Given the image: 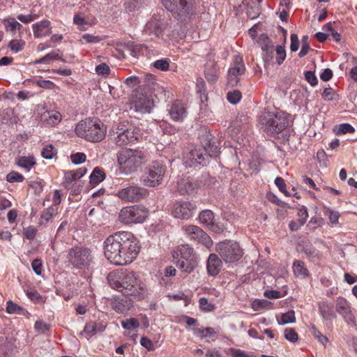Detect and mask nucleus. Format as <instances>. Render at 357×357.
Wrapping results in <instances>:
<instances>
[{
	"label": "nucleus",
	"mask_w": 357,
	"mask_h": 357,
	"mask_svg": "<svg viewBox=\"0 0 357 357\" xmlns=\"http://www.w3.org/2000/svg\"><path fill=\"white\" fill-rule=\"evenodd\" d=\"M139 248L133 234L129 231H119L109 236L104 243L105 257L116 266L130 264L139 254Z\"/></svg>",
	"instance_id": "f257e3e1"
},
{
	"label": "nucleus",
	"mask_w": 357,
	"mask_h": 357,
	"mask_svg": "<svg viewBox=\"0 0 357 357\" xmlns=\"http://www.w3.org/2000/svg\"><path fill=\"white\" fill-rule=\"evenodd\" d=\"M107 279L112 288L126 296H132L141 300L146 295V289L141 284L137 285V278L133 271L110 272Z\"/></svg>",
	"instance_id": "f03ea898"
},
{
	"label": "nucleus",
	"mask_w": 357,
	"mask_h": 357,
	"mask_svg": "<svg viewBox=\"0 0 357 357\" xmlns=\"http://www.w3.org/2000/svg\"><path fill=\"white\" fill-rule=\"evenodd\" d=\"M106 126L98 118H88L79 121L75 127V133L89 142H99L105 137Z\"/></svg>",
	"instance_id": "7ed1b4c3"
},
{
	"label": "nucleus",
	"mask_w": 357,
	"mask_h": 357,
	"mask_svg": "<svg viewBox=\"0 0 357 357\" xmlns=\"http://www.w3.org/2000/svg\"><path fill=\"white\" fill-rule=\"evenodd\" d=\"M117 162L120 171L126 175L135 172L146 162L144 153L137 149H124L117 153Z\"/></svg>",
	"instance_id": "20e7f679"
},
{
	"label": "nucleus",
	"mask_w": 357,
	"mask_h": 357,
	"mask_svg": "<svg viewBox=\"0 0 357 357\" xmlns=\"http://www.w3.org/2000/svg\"><path fill=\"white\" fill-rule=\"evenodd\" d=\"M165 8L181 23L190 21L196 13L195 0H161Z\"/></svg>",
	"instance_id": "39448f33"
},
{
	"label": "nucleus",
	"mask_w": 357,
	"mask_h": 357,
	"mask_svg": "<svg viewBox=\"0 0 357 357\" xmlns=\"http://www.w3.org/2000/svg\"><path fill=\"white\" fill-rule=\"evenodd\" d=\"M173 257L176 260V265L182 272L190 273L197 266V257L193 249L188 245L178 246L173 252Z\"/></svg>",
	"instance_id": "423d86ee"
},
{
	"label": "nucleus",
	"mask_w": 357,
	"mask_h": 357,
	"mask_svg": "<svg viewBox=\"0 0 357 357\" xmlns=\"http://www.w3.org/2000/svg\"><path fill=\"white\" fill-rule=\"evenodd\" d=\"M112 140L119 146L135 143L139 134L135 129L125 123H119L112 127L109 134Z\"/></svg>",
	"instance_id": "0eeeda50"
},
{
	"label": "nucleus",
	"mask_w": 357,
	"mask_h": 357,
	"mask_svg": "<svg viewBox=\"0 0 357 357\" xmlns=\"http://www.w3.org/2000/svg\"><path fill=\"white\" fill-rule=\"evenodd\" d=\"M266 130L272 136L283 131L289 125L287 115L282 111L268 112L264 118Z\"/></svg>",
	"instance_id": "6e6552de"
},
{
	"label": "nucleus",
	"mask_w": 357,
	"mask_h": 357,
	"mask_svg": "<svg viewBox=\"0 0 357 357\" xmlns=\"http://www.w3.org/2000/svg\"><path fill=\"white\" fill-rule=\"evenodd\" d=\"M148 215L149 211L144 206L133 205L123 207L119 212V220L126 225L141 223Z\"/></svg>",
	"instance_id": "1a4fd4ad"
},
{
	"label": "nucleus",
	"mask_w": 357,
	"mask_h": 357,
	"mask_svg": "<svg viewBox=\"0 0 357 357\" xmlns=\"http://www.w3.org/2000/svg\"><path fill=\"white\" fill-rule=\"evenodd\" d=\"M92 261L91 251L82 246H75L68 250L67 262L69 266L78 269L87 268Z\"/></svg>",
	"instance_id": "9d476101"
},
{
	"label": "nucleus",
	"mask_w": 357,
	"mask_h": 357,
	"mask_svg": "<svg viewBox=\"0 0 357 357\" xmlns=\"http://www.w3.org/2000/svg\"><path fill=\"white\" fill-rule=\"evenodd\" d=\"M216 251L226 263L239 260L243 254L239 244L233 241L220 242L216 245Z\"/></svg>",
	"instance_id": "9b49d317"
},
{
	"label": "nucleus",
	"mask_w": 357,
	"mask_h": 357,
	"mask_svg": "<svg viewBox=\"0 0 357 357\" xmlns=\"http://www.w3.org/2000/svg\"><path fill=\"white\" fill-rule=\"evenodd\" d=\"M116 195L125 202H138L146 197L148 190L138 185H128L119 190Z\"/></svg>",
	"instance_id": "f8f14e48"
},
{
	"label": "nucleus",
	"mask_w": 357,
	"mask_h": 357,
	"mask_svg": "<svg viewBox=\"0 0 357 357\" xmlns=\"http://www.w3.org/2000/svg\"><path fill=\"white\" fill-rule=\"evenodd\" d=\"M206 146H196L184 157V163L187 167L204 166L208 162V155L206 153Z\"/></svg>",
	"instance_id": "ddd939ff"
},
{
	"label": "nucleus",
	"mask_w": 357,
	"mask_h": 357,
	"mask_svg": "<svg viewBox=\"0 0 357 357\" xmlns=\"http://www.w3.org/2000/svg\"><path fill=\"white\" fill-rule=\"evenodd\" d=\"M185 235L191 241L200 243L207 248L213 245L211 237L200 227L196 225H188L183 227Z\"/></svg>",
	"instance_id": "4468645a"
},
{
	"label": "nucleus",
	"mask_w": 357,
	"mask_h": 357,
	"mask_svg": "<svg viewBox=\"0 0 357 357\" xmlns=\"http://www.w3.org/2000/svg\"><path fill=\"white\" fill-rule=\"evenodd\" d=\"M131 109L142 114L149 113L154 106L153 100L147 94L137 91L132 97Z\"/></svg>",
	"instance_id": "2eb2a0df"
},
{
	"label": "nucleus",
	"mask_w": 357,
	"mask_h": 357,
	"mask_svg": "<svg viewBox=\"0 0 357 357\" xmlns=\"http://www.w3.org/2000/svg\"><path fill=\"white\" fill-rule=\"evenodd\" d=\"M165 172V166L160 163H156L146 172L142 178V183L146 186L155 187L160 184Z\"/></svg>",
	"instance_id": "dca6fc26"
},
{
	"label": "nucleus",
	"mask_w": 357,
	"mask_h": 357,
	"mask_svg": "<svg viewBox=\"0 0 357 357\" xmlns=\"http://www.w3.org/2000/svg\"><path fill=\"white\" fill-rule=\"evenodd\" d=\"M245 68L243 59L236 55L234 58L233 66L229 69L227 75V83L231 86H236L239 82V76L244 74Z\"/></svg>",
	"instance_id": "f3484780"
},
{
	"label": "nucleus",
	"mask_w": 357,
	"mask_h": 357,
	"mask_svg": "<svg viewBox=\"0 0 357 357\" xmlns=\"http://www.w3.org/2000/svg\"><path fill=\"white\" fill-rule=\"evenodd\" d=\"M335 312L340 314L347 324L355 326V317L351 312L350 305L345 298L338 297L336 300Z\"/></svg>",
	"instance_id": "a211bd4d"
},
{
	"label": "nucleus",
	"mask_w": 357,
	"mask_h": 357,
	"mask_svg": "<svg viewBox=\"0 0 357 357\" xmlns=\"http://www.w3.org/2000/svg\"><path fill=\"white\" fill-rule=\"evenodd\" d=\"M197 209L196 205L190 202H180L174 205L173 215L176 218L189 219Z\"/></svg>",
	"instance_id": "6ab92c4d"
},
{
	"label": "nucleus",
	"mask_w": 357,
	"mask_h": 357,
	"mask_svg": "<svg viewBox=\"0 0 357 357\" xmlns=\"http://www.w3.org/2000/svg\"><path fill=\"white\" fill-rule=\"evenodd\" d=\"M167 22L165 19H161L160 16L153 15L145 25L144 30L149 32V34L154 33L156 36H159L163 31L167 28Z\"/></svg>",
	"instance_id": "aec40b11"
},
{
	"label": "nucleus",
	"mask_w": 357,
	"mask_h": 357,
	"mask_svg": "<svg viewBox=\"0 0 357 357\" xmlns=\"http://www.w3.org/2000/svg\"><path fill=\"white\" fill-rule=\"evenodd\" d=\"M319 313L325 321H332L336 318L335 311L333 310V303L322 301L317 303Z\"/></svg>",
	"instance_id": "412c9836"
},
{
	"label": "nucleus",
	"mask_w": 357,
	"mask_h": 357,
	"mask_svg": "<svg viewBox=\"0 0 357 357\" xmlns=\"http://www.w3.org/2000/svg\"><path fill=\"white\" fill-rule=\"evenodd\" d=\"M218 140H215L211 134H206L203 136L202 145L206 146V153L208 155V159L211 157H215L219 153V145L217 144Z\"/></svg>",
	"instance_id": "4be33fe9"
},
{
	"label": "nucleus",
	"mask_w": 357,
	"mask_h": 357,
	"mask_svg": "<svg viewBox=\"0 0 357 357\" xmlns=\"http://www.w3.org/2000/svg\"><path fill=\"white\" fill-rule=\"evenodd\" d=\"M197 188V184L190 177L181 178L177 183V189L182 195L190 194Z\"/></svg>",
	"instance_id": "5701e85b"
},
{
	"label": "nucleus",
	"mask_w": 357,
	"mask_h": 357,
	"mask_svg": "<svg viewBox=\"0 0 357 357\" xmlns=\"http://www.w3.org/2000/svg\"><path fill=\"white\" fill-rule=\"evenodd\" d=\"M132 301L126 297H116L112 303V307L118 313H125L132 307Z\"/></svg>",
	"instance_id": "b1692460"
},
{
	"label": "nucleus",
	"mask_w": 357,
	"mask_h": 357,
	"mask_svg": "<svg viewBox=\"0 0 357 357\" xmlns=\"http://www.w3.org/2000/svg\"><path fill=\"white\" fill-rule=\"evenodd\" d=\"M33 34L36 38L49 36L51 33L50 22L47 20H42L33 24Z\"/></svg>",
	"instance_id": "393cba45"
},
{
	"label": "nucleus",
	"mask_w": 357,
	"mask_h": 357,
	"mask_svg": "<svg viewBox=\"0 0 357 357\" xmlns=\"http://www.w3.org/2000/svg\"><path fill=\"white\" fill-rule=\"evenodd\" d=\"M222 261L215 254H211L207 261V270L211 275H216L220 272Z\"/></svg>",
	"instance_id": "a878e982"
},
{
	"label": "nucleus",
	"mask_w": 357,
	"mask_h": 357,
	"mask_svg": "<svg viewBox=\"0 0 357 357\" xmlns=\"http://www.w3.org/2000/svg\"><path fill=\"white\" fill-rule=\"evenodd\" d=\"M171 118L176 121H182L186 115V111L184 105L179 102H174L169 111Z\"/></svg>",
	"instance_id": "bb28decb"
},
{
	"label": "nucleus",
	"mask_w": 357,
	"mask_h": 357,
	"mask_svg": "<svg viewBox=\"0 0 357 357\" xmlns=\"http://www.w3.org/2000/svg\"><path fill=\"white\" fill-rule=\"evenodd\" d=\"M199 219L201 223L206 225L215 231H218L220 229L215 225L214 215L211 210L202 211L199 215Z\"/></svg>",
	"instance_id": "cd10ccee"
},
{
	"label": "nucleus",
	"mask_w": 357,
	"mask_h": 357,
	"mask_svg": "<svg viewBox=\"0 0 357 357\" xmlns=\"http://www.w3.org/2000/svg\"><path fill=\"white\" fill-rule=\"evenodd\" d=\"M205 77L210 82H216L219 75V67L213 61H208L205 67Z\"/></svg>",
	"instance_id": "c85d7f7f"
},
{
	"label": "nucleus",
	"mask_w": 357,
	"mask_h": 357,
	"mask_svg": "<svg viewBox=\"0 0 357 357\" xmlns=\"http://www.w3.org/2000/svg\"><path fill=\"white\" fill-rule=\"evenodd\" d=\"M86 173V169L85 167H81L76 170L68 171L65 173V182L67 183H71L72 182L82 177Z\"/></svg>",
	"instance_id": "c756f323"
},
{
	"label": "nucleus",
	"mask_w": 357,
	"mask_h": 357,
	"mask_svg": "<svg viewBox=\"0 0 357 357\" xmlns=\"http://www.w3.org/2000/svg\"><path fill=\"white\" fill-rule=\"evenodd\" d=\"M16 164L26 171H29L36 165V160L33 156H20L16 158Z\"/></svg>",
	"instance_id": "7c9ffc66"
},
{
	"label": "nucleus",
	"mask_w": 357,
	"mask_h": 357,
	"mask_svg": "<svg viewBox=\"0 0 357 357\" xmlns=\"http://www.w3.org/2000/svg\"><path fill=\"white\" fill-rule=\"evenodd\" d=\"M124 47L130 52L132 56L138 58L143 45L130 41L126 43L124 45Z\"/></svg>",
	"instance_id": "2f4dec72"
},
{
	"label": "nucleus",
	"mask_w": 357,
	"mask_h": 357,
	"mask_svg": "<svg viewBox=\"0 0 357 357\" xmlns=\"http://www.w3.org/2000/svg\"><path fill=\"white\" fill-rule=\"evenodd\" d=\"M293 271L296 276L306 277L308 275V271L304 267L302 261H295L293 264Z\"/></svg>",
	"instance_id": "473e14b6"
},
{
	"label": "nucleus",
	"mask_w": 357,
	"mask_h": 357,
	"mask_svg": "<svg viewBox=\"0 0 357 357\" xmlns=\"http://www.w3.org/2000/svg\"><path fill=\"white\" fill-rule=\"evenodd\" d=\"M13 344L7 340V337L0 331V353L6 354L11 350Z\"/></svg>",
	"instance_id": "72a5a7b5"
},
{
	"label": "nucleus",
	"mask_w": 357,
	"mask_h": 357,
	"mask_svg": "<svg viewBox=\"0 0 357 357\" xmlns=\"http://www.w3.org/2000/svg\"><path fill=\"white\" fill-rule=\"evenodd\" d=\"M105 178V174L98 168H95L90 176V183L97 184L102 181Z\"/></svg>",
	"instance_id": "f704fd0d"
},
{
	"label": "nucleus",
	"mask_w": 357,
	"mask_h": 357,
	"mask_svg": "<svg viewBox=\"0 0 357 357\" xmlns=\"http://www.w3.org/2000/svg\"><path fill=\"white\" fill-rule=\"evenodd\" d=\"M121 326L124 329L132 330L139 326V322L136 318H130L121 321Z\"/></svg>",
	"instance_id": "c9c22d12"
},
{
	"label": "nucleus",
	"mask_w": 357,
	"mask_h": 357,
	"mask_svg": "<svg viewBox=\"0 0 357 357\" xmlns=\"http://www.w3.org/2000/svg\"><path fill=\"white\" fill-rule=\"evenodd\" d=\"M296 321L295 312L293 310H290L286 313L282 314L281 320L278 321L280 325L291 324Z\"/></svg>",
	"instance_id": "e433bc0d"
},
{
	"label": "nucleus",
	"mask_w": 357,
	"mask_h": 357,
	"mask_svg": "<svg viewBox=\"0 0 357 357\" xmlns=\"http://www.w3.org/2000/svg\"><path fill=\"white\" fill-rule=\"evenodd\" d=\"M271 303L265 299H256L252 303V308L258 311L264 308H269Z\"/></svg>",
	"instance_id": "4c0bfd02"
},
{
	"label": "nucleus",
	"mask_w": 357,
	"mask_h": 357,
	"mask_svg": "<svg viewBox=\"0 0 357 357\" xmlns=\"http://www.w3.org/2000/svg\"><path fill=\"white\" fill-rule=\"evenodd\" d=\"M310 329L314 338L320 343L325 345L328 342V338L325 335H322L314 325H312Z\"/></svg>",
	"instance_id": "58836bf2"
},
{
	"label": "nucleus",
	"mask_w": 357,
	"mask_h": 357,
	"mask_svg": "<svg viewBox=\"0 0 357 357\" xmlns=\"http://www.w3.org/2000/svg\"><path fill=\"white\" fill-rule=\"evenodd\" d=\"M334 131L336 135L354 133L355 131L354 128L349 123H342L338 128H336Z\"/></svg>",
	"instance_id": "ea45409f"
},
{
	"label": "nucleus",
	"mask_w": 357,
	"mask_h": 357,
	"mask_svg": "<svg viewBox=\"0 0 357 357\" xmlns=\"http://www.w3.org/2000/svg\"><path fill=\"white\" fill-rule=\"evenodd\" d=\"M50 60H62V61H63L61 59V57L59 53H57L56 52H52L46 54L45 56H44L43 57L40 59L39 60H37L36 61V63H47Z\"/></svg>",
	"instance_id": "a19ab883"
},
{
	"label": "nucleus",
	"mask_w": 357,
	"mask_h": 357,
	"mask_svg": "<svg viewBox=\"0 0 357 357\" xmlns=\"http://www.w3.org/2000/svg\"><path fill=\"white\" fill-rule=\"evenodd\" d=\"M227 99L230 103L235 105L241 99V93L238 90L228 92Z\"/></svg>",
	"instance_id": "79ce46f5"
},
{
	"label": "nucleus",
	"mask_w": 357,
	"mask_h": 357,
	"mask_svg": "<svg viewBox=\"0 0 357 357\" xmlns=\"http://www.w3.org/2000/svg\"><path fill=\"white\" fill-rule=\"evenodd\" d=\"M56 152L52 145L50 144L43 149L41 155L43 158L51 160L56 155Z\"/></svg>",
	"instance_id": "37998d69"
},
{
	"label": "nucleus",
	"mask_w": 357,
	"mask_h": 357,
	"mask_svg": "<svg viewBox=\"0 0 357 357\" xmlns=\"http://www.w3.org/2000/svg\"><path fill=\"white\" fill-rule=\"evenodd\" d=\"M24 176L16 172L12 171L6 175V181L9 183L22 182Z\"/></svg>",
	"instance_id": "c03bdc74"
},
{
	"label": "nucleus",
	"mask_w": 357,
	"mask_h": 357,
	"mask_svg": "<svg viewBox=\"0 0 357 357\" xmlns=\"http://www.w3.org/2000/svg\"><path fill=\"white\" fill-rule=\"evenodd\" d=\"M259 39L264 41V43L261 45V50L263 51V53L273 50V43L266 35H261Z\"/></svg>",
	"instance_id": "a18cd8bd"
},
{
	"label": "nucleus",
	"mask_w": 357,
	"mask_h": 357,
	"mask_svg": "<svg viewBox=\"0 0 357 357\" xmlns=\"http://www.w3.org/2000/svg\"><path fill=\"white\" fill-rule=\"evenodd\" d=\"M284 337L291 342H295L298 340V336L294 328H288L284 330Z\"/></svg>",
	"instance_id": "49530a36"
},
{
	"label": "nucleus",
	"mask_w": 357,
	"mask_h": 357,
	"mask_svg": "<svg viewBox=\"0 0 357 357\" xmlns=\"http://www.w3.org/2000/svg\"><path fill=\"white\" fill-rule=\"evenodd\" d=\"M276 61L280 65L286 58V51L284 47L282 45L276 46Z\"/></svg>",
	"instance_id": "de8ad7c7"
},
{
	"label": "nucleus",
	"mask_w": 357,
	"mask_h": 357,
	"mask_svg": "<svg viewBox=\"0 0 357 357\" xmlns=\"http://www.w3.org/2000/svg\"><path fill=\"white\" fill-rule=\"evenodd\" d=\"M199 307L202 311L211 312L214 309V305L208 301V299L202 297L199 300Z\"/></svg>",
	"instance_id": "09e8293b"
},
{
	"label": "nucleus",
	"mask_w": 357,
	"mask_h": 357,
	"mask_svg": "<svg viewBox=\"0 0 357 357\" xmlns=\"http://www.w3.org/2000/svg\"><path fill=\"white\" fill-rule=\"evenodd\" d=\"M310 50V47L308 43V36H303L302 37V47L301 50L298 54L299 57H303L305 56L309 50Z\"/></svg>",
	"instance_id": "8fccbe9b"
},
{
	"label": "nucleus",
	"mask_w": 357,
	"mask_h": 357,
	"mask_svg": "<svg viewBox=\"0 0 357 357\" xmlns=\"http://www.w3.org/2000/svg\"><path fill=\"white\" fill-rule=\"evenodd\" d=\"M82 44L84 43H97L101 40V38L99 36L90 35L89 33H86L82 36L80 39Z\"/></svg>",
	"instance_id": "3c124183"
},
{
	"label": "nucleus",
	"mask_w": 357,
	"mask_h": 357,
	"mask_svg": "<svg viewBox=\"0 0 357 357\" xmlns=\"http://www.w3.org/2000/svg\"><path fill=\"white\" fill-rule=\"evenodd\" d=\"M22 307L14 303L13 301H9L7 302L6 311L9 314H20Z\"/></svg>",
	"instance_id": "603ef678"
},
{
	"label": "nucleus",
	"mask_w": 357,
	"mask_h": 357,
	"mask_svg": "<svg viewBox=\"0 0 357 357\" xmlns=\"http://www.w3.org/2000/svg\"><path fill=\"white\" fill-rule=\"evenodd\" d=\"M297 215L299 218L298 221H299L301 224L303 225L306 222L308 218L307 208L303 206L301 208L298 209Z\"/></svg>",
	"instance_id": "864d4df0"
},
{
	"label": "nucleus",
	"mask_w": 357,
	"mask_h": 357,
	"mask_svg": "<svg viewBox=\"0 0 357 357\" xmlns=\"http://www.w3.org/2000/svg\"><path fill=\"white\" fill-rule=\"evenodd\" d=\"M97 327L98 324L95 322H89L86 324L84 332L89 335L90 336H92L95 335L97 333Z\"/></svg>",
	"instance_id": "5fc2aeb1"
},
{
	"label": "nucleus",
	"mask_w": 357,
	"mask_h": 357,
	"mask_svg": "<svg viewBox=\"0 0 357 357\" xmlns=\"http://www.w3.org/2000/svg\"><path fill=\"white\" fill-rule=\"evenodd\" d=\"M72 162L75 165H79L85 162L86 155L84 153H77L70 156Z\"/></svg>",
	"instance_id": "6e6d98bb"
},
{
	"label": "nucleus",
	"mask_w": 357,
	"mask_h": 357,
	"mask_svg": "<svg viewBox=\"0 0 357 357\" xmlns=\"http://www.w3.org/2000/svg\"><path fill=\"white\" fill-rule=\"evenodd\" d=\"M153 66L155 68L160 70H167L169 68V61L166 59H159L154 62Z\"/></svg>",
	"instance_id": "4d7b16f0"
},
{
	"label": "nucleus",
	"mask_w": 357,
	"mask_h": 357,
	"mask_svg": "<svg viewBox=\"0 0 357 357\" xmlns=\"http://www.w3.org/2000/svg\"><path fill=\"white\" fill-rule=\"evenodd\" d=\"M275 183L279 190L282 192L286 196H289V192L286 190V184L284 180L281 177H277L275 180Z\"/></svg>",
	"instance_id": "13d9d810"
},
{
	"label": "nucleus",
	"mask_w": 357,
	"mask_h": 357,
	"mask_svg": "<svg viewBox=\"0 0 357 357\" xmlns=\"http://www.w3.org/2000/svg\"><path fill=\"white\" fill-rule=\"evenodd\" d=\"M326 213L328 215V218L331 224L335 225L338 222V220L340 215L338 211L328 209Z\"/></svg>",
	"instance_id": "bf43d9fd"
},
{
	"label": "nucleus",
	"mask_w": 357,
	"mask_h": 357,
	"mask_svg": "<svg viewBox=\"0 0 357 357\" xmlns=\"http://www.w3.org/2000/svg\"><path fill=\"white\" fill-rule=\"evenodd\" d=\"M96 71L100 75H108L110 73V68L106 63H103L96 66Z\"/></svg>",
	"instance_id": "052dcab7"
},
{
	"label": "nucleus",
	"mask_w": 357,
	"mask_h": 357,
	"mask_svg": "<svg viewBox=\"0 0 357 357\" xmlns=\"http://www.w3.org/2000/svg\"><path fill=\"white\" fill-rule=\"evenodd\" d=\"M290 39H291L290 50L291 52H296L298 50L299 45H300V42H299L297 34L291 33Z\"/></svg>",
	"instance_id": "680f3d73"
},
{
	"label": "nucleus",
	"mask_w": 357,
	"mask_h": 357,
	"mask_svg": "<svg viewBox=\"0 0 357 357\" xmlns=\"http://www.w3.org/2000/svg\"><path fill=\"white\" fill-rule=\"evenodd\" d=\"M335 91L331 87L326 88L322 93V98L328 101L333 100L335 96Z\"/></svg>",
	"instance_id": "e2e57ef3"
},
{
	"label": "nucleus",
	"mask_w": 357,
	"mask_h": 357,
	"mask_svg": "<svg viewBox=\"0 0 357 357\" xmlns=\"http://www.w3.org/2000/svg\"><path fill=\"white\" fill-rule=\"evenodd\" d=\"M31 266L36 275H40L43 271V264L40 259H36L31 263Z\"/></svg>",
	"instance_id": "0e129e2a"
},
{
	"label": "nucleus",
	"mask_w": 357,
	"mask_h": 357,
	"mask_svg": "<svg viewBox=\"0 0 357 357\" xmlns=\"http://www.w3.org/2000/svg\"><path fill=\"white\" fill-rule=\"evenodd\" d=\"M23 46L24 43L15 40H11L9 43V47L13 52L15 53H17L20 51H21L23 49Z\"/></svg>",
	"instance_id": "69168bd1"
},
{
	"label": "nucleus",
	"mask_w": 357,
	"mask_h": 357,
	"mask_svg": "<svg viewBox=\"0 0 357 357\" xmlns=\"http://www.w3.org/2000/svg\"><path fill=\"white\" fill-rule=\"evenodd\" d=\"M50 328V326L42 321H36L35 323V329L39 333H45Z\"/></svg>",
	"instance_id": "338daca9"
},
{
	"label": "nucleus",
	"mask_w": 357,
	"mask_h": 357,
	"mask_svg": "<svg viewBox=\"0 0 357 357\" xmlns=\"http://www.w3.org/2000/svg\"><path fill=\"white\" fill-rule=\"evenodd\" d=\"M125 83L129 87H135V86L142 84V79H139L137 76H131L126 79Z\"/></svg>",
	"instance_id": "774afa93"
}]
</instances>
